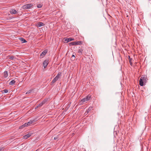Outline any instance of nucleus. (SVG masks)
Listing matches in <instances>:
<instances>
[{"label": "nucleus", "mask_w": 151, "mask_h": 151, "mask_svg": "<svg viewBox=\"0 0 151 151\" xmlns=\"http://www.w3.org/2000/svg\"><path fill=\"white\" fill-rule=\"evenodd\" d=\"M42 5L41 4H38L37 5V7L38 8H40L42 7Z\"/></svg>", "instance_id": "obj_18"}, {"label": "nucleus", "mask_w": 151, "mask_h": 151, "mask_svg": "<svg viewBox=\"0 0 151 151\" xmlns=\"http://www.w3.org/2000/svg\"><path fill=\"white\" fill-rule=\"evenodd\" d=\"M35 119H33L32 120H31L30 121L25 123L22 126H21L22 128H23V127H27L30 126L31 124L34 123V122H35Z\"/></svg>", "instance_id": "obj_1"}, {"label": "nucleus", "mask_w": 151, "mask_h": 151, "mask_svg": "<svg viewBox=\"0 0 151 151\" xmlns=\"http://www.w3.org/2000/svg\"><path fill=\"white\" fill-rule=\"evenodd\" d=\"M58 137H55L54 138V139L55 140H57L58 139Z\"/></svg>", "instance_id": "obj_24"}, {"label": "nucleus", "mask_w": 151, "mask_h": 151, "mask_svg": "<svg viewBox=\"0 0 151 151\" xmlns=\"http://www.w3.org/2000/svg\"><path fill=\"white\" fill-rule=\"evenodd\" d=\"M85 114H86V115H87V113H86V112H85Z\"/></svg>", "instance_id": "obj_30"}, {"label": "nucleus", "mask_w": 151, "mask_h": 151, "mask_svg": "<svg viewBox=\"0 0 151 151\" xmlns=\"http://www.w3.org/2000/svg\"><path fill=\"white\" fill-rule=\"evenodd\" d=\"M15 83V81L14 80H12L9 83V85H13Z\"/></svg>", "instance_id": "obj_14"}, {"label": "nucleus", "mask_w": 151, "mask_h": 151, "mask_svg": "<svg viewBox=\"0 0 151 151\" xmlns=\"http://www.w3.org/2000/svg\"><path fill=\"white\" fill-rule=\"evenodd\" d=\"M8 90L6 89H4V90H3V91H1V92H2V93H7L8 92Z\"/></svg>", "instance_id": "obj_16"}, {"label": "nucleus", "mask_w": 151, "mask_h": 151, "mask_svg": "<svg viewBox=\"0 0 151 151\" xmlns=\"http://www.w3.org/2000/svg\"><path fill=\"white\" fill-rule=\"evenodd\" d=\"M4 77L5 78H7L8 76V72L7 71H5L4 73Z\"/></svg>", "instance_id": "obj_11"}, {"label": "nucleus", "mask_w": 151, "mask_h": 151, "mask_svg": "<svg viewBox=\"0 0 151 151\" xmlns=\"http://www.w3.org/2000/svg\"><path fill=\"white\" fill-rule=\"evenodd\" d=\"M70 45H76L75 42H72L70 43Z\"/></svg>", "instance_id": "obj_19"}, {"label": "nucleus", "mask_w": 151, "mask_h": 151, "mask_svg": "<svg viewBox=\"0 0 151 151\" xmlns=\"http://www.w3.org/2000/svg\"><path fill=\"white\" fill-rule=\"evenodd\" d=\"M38 107H37H37H36L35 108V109H37Z\"/></svg>", "instance_id": "obj_29"}, {"label": "nucleus", "mask_w": 151, "mask_h": 151, "mask_svg": "<svg viewBox=\"0 0 151 151\" xmlns=\"http://www.w3.org/2000/svg\"><path fill=\"white\" fill-rule=\"evenodd\" d=\"M72 57H75V55H72Z\"/></svg>", "instance_id": "obj_28"}, {"label": "nucleus", "mask_w": 151, "mask_h": 151, "mask_svg": "<svg viewBox=\"0 0 151 151\" xmlns=\"http://www.w3.org/2000/svg\"><path fill=\"white\" fill-rule=\"evenodd\" d=\"M19 39L22 43H25L27 42V41L23 38H20Z\"/></svg>", "instance_id": "obj_13"}, {"label": "nucleus", "mask_w": 151, "mask_h": 151, "mask_svg": "<svg viewBox=\"0 0 151 151\" xmlns=\"http://www.w3.org/2000/svg\"><path fill=\"white\" fill-rule=\"evenodd\" d=\"M92 109V108L91 107H89L87 111H86V113H87V114L89 112H90L91 111Z\"/></svg>", "instance_id": "obj_17"}, {"label": "nucleus", "mask_w": 151, "mask_h": 151, "mask_svg": "<svg viewBox=\"0 0 151 151\" xmlns=\"http://www.w3.org/2000/svg\"><path fill=\"white\" fill-rule=\"evenodd\" d=\"M129 62L130 63V64L132 65V58H131L130 56H129Z\"/></svg>", "instance_id": "obj_15"}, {"label": "nucleus", "mask_w": 151, "mask_h": 151, "mask_svg": "<svg viewBox=\"0 0 151 151\" xmlns=\"http://www.w3.org/2000/svg\"><path fill=\"white\" fill-rule=\"evenodd\" d=\"M49 63V60L46 59L45 60L43 63V65L44 68H45Z\"/></svg>", "instance_id": "obj_4"}, {"label": "nucleus", "mask_w": 151, "mask_h": 151, "mask_svg": "<svg viewBox=\"0 0 151 151\" xmlns=\"http://www.w3.org/2000/svg\"><path fill=\"white\" fill-rule=\"evenodd\" d=\"M42 105V104L41 102L38 105L37 107H41Z\"/></svg>", "instance_id": "obj_23"}, {"label": "nucleus", "mask_w": 151, "mask_h": 151, "mask_svg": "<svg viewBox=\"0 0 151 151\" xmlns=\"http://www.w3.org/2000/svg\"><path fill=\"white\" fill-rule=\"evenodd\" d=\"M47 101V100L46 99H45L41 103L42 104V105H43L44 104H45L46 102Z\"/></svg>", "instance_id": "obj_22"}, {"label": "nucleus", "mask_w": 151, "mask_h": 151, "mask_svg": "<svg viewBox=\"0 0 151 151\" xmlns=\"http://www.w3.org/2000/svg\"><path fill=\"white\" fill-rule=\"evenodd\" d=\"M44 24L42 22H39L37 23L36 26L38 27H40L44 25Z\"/></svg>", "instance_id": "obj_7"}, {"label": "nucleus", "mask_w": 151, "mask_h": 151, "mask_svg": "<svg viewBox=\"0 0 151 151\" xmlns=\"http://www.w3.org/2000/svg\"><path fill=\"white\" fill-rule=\"evenodd\" d=\"M32 134L31 133H29L23 136V137L24 139H27V138L30 137V136Z\"/></svg>", "instance_id": "obj_6"}, {"label": "nucleus", "mask_w": 151, "mask_h": 151, "mask_svg": "<svg viewBox=\"0 0 151 151\" xmlns=\"http://www.w3.org/2000/svg\"><path fill=\"white\" fill-rule=\"evenodd\" d=\"M32 91H33V90H30L28 91L26 93V94H29V93H31Z\"/></svg>", "instance_id": "obj_21"}, {"label": "nucleus", "mask_w": 151, "mask_h": 151, "mask_svg": "<svg viewBox=\"0 0 151 151\" xmlns=\"http://www.w3.org/2000/svg\"><path fill=\"white\" fill-rule=\"evenodd\" d=\"M73 39L72 38H66L65 40V41L67 42H69L71 41L72 40H73Z\"/></svg>", "instance_id": "obj_12"}, {"label": "nucleus", "mask_w": 151, "mask_h": 151, "mask_svg": "<svg viewBox=\"0 0 151 151\" xmlns=\"http://www.w3.org/2000/svg\"><path fill=\"white\" fill-rule=\"evenodd\" d=\"M60 77V76L58 74L53 79L51 83L52 84L55 83L56 81H57Z\"/></svg>", "instance_id": "obj_5"}, {"label": "nucleus", "mask_w": 151, "mask_h": 151, "mask_svg": "<svg viewBox=\"0 0 151 151\" xmlns=\"http://www.w3.org/2000/svg\"><path fill=\"white\" fill-rule=\"evenodd\" d=\"M10 59H13V56H11L10 57Z\"/></svg>", "instance_id": "obj_27"}, {"label": "nucleus", "mask_w": 151, "mask_h": 151, "mask_svg": "<svg viewBox=\"0 0 151 151\" xmlns=\"http://www.w3.org/2000/svg\"><path fill=\"white\" fill-rule=\"evenodd\" d=\"M75 43H76V45H78L79 44V42H75Z\"/></svg>", "instance_id": "obj_25"}, {"label": "nucleus", "mask_w": 151, "mask_h": 151, "mask_svg": "<svg viewBox=\"0 0 151 151\" xmlns=\"http://www.w3.org/2000/svg\"><path fill=\"white\" fill-rule=\"evenodd\" d=\"M33 5L32 4H28L23 5L22 7V9H30L32 6Z\"/></svg>", "instance_id": "obj_2"}, {"label": "nucleus", "mask_w": 151, "mask_h": 151, "mask_svg": "<svg viewBox=\"0 0 151 151\" xmlns=\"http://www.w3.org/2000/svg\"><path fill=\"white\" fill-rule=\"evenodd\" d=\"M37 150H36V151H37Z\"/></svg>", "instance_id": "obj_31"}, {"label": "nucleus", "mask_w": 151, "mask_h": 151, "mask_svg": "<svg viewBox=\"0 0 151 151\" xmlns=\"http://www.w3.org/2000/svg\"><path fill=\"white\" fill-rule=\"evenodd\" d=\"M10 13L12 14H15L17 13V12L14 9H11L10 11Z\"/></svg>", "instance_id": "obj_10"}, {"label": "nucleus", "mask_w": 151, "mask_h": 151, "mask_svg": "<svg viewBox=\"0 0 151 151\" xmlns=\"http://www.w3.org/2000/svg\"><path fill=\"white\" fill-rule=\"evenodd\" d=\"M91 98V96L89 95H88L86 96L85 98L83 99L81 101V102L83 103L84 102L90 100Z\"/></svg>", "instance_id": "obj_3"}, {"label": "nucleus", "mask_w": 151, "mask_h": 151, "mask_svg": "<svg viewBox=\"0 0 151 151\" xmlns=\"http://www.w3.org/2000/svg\"><path fill=\"white\" fill-rule=\"evenodd\" d=\"M82 49H80L78 50V53L80 54H82Z\"/></svg>", "instance_id": "obj_20"}, {"label": "nucleus", "mask_w": 151, "mask_h": 151, "mask_svg": "<svg viewBox=\"0 0 151 151\" xmlns=\"http://www.w3.org/2000/svg\"><path fill=\"white\" fill-rule=\"evenodd\" d=\"M3 148H0V151H3Z\"/></svg>", "instance_id": "obj_26"}, {"label": "nucleus", "mask_w": 151, "mask_h": 151, "mask_svg": "<svg viewBox=\"0 0 151 151\" xmlns=\"http://www.w3.org/2000/svg\"><path fill=\"white\" fill-rule=\"evenodd\" d=\"M47 50H44L41 54L40 56H42V58H43L45 55L46 54L47 52Z\"/></svg>", "instance_id": "obj_9"}, {"label": "nucleus", "mask_w": 151, "mask_h": 151, "mask_svg": "<svg viewBox=\"0 0 151 151\" xmlns=\"http://www.w3.org/2000/svg\"><path fill=\"white\" fill-rule=\"evenodd\" d=\"M144 78H143L142 77H141V78H140L139 80V84L141 86H142L143 85V80L144 79Z\"/></svg>", "instance_id": "obj_8"}]
</instances>
